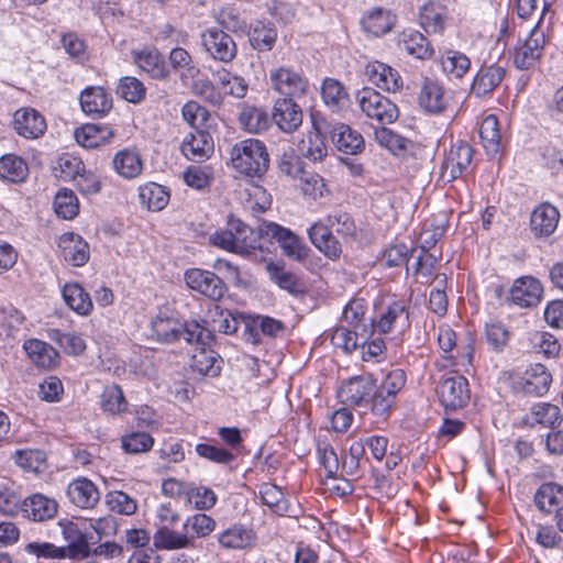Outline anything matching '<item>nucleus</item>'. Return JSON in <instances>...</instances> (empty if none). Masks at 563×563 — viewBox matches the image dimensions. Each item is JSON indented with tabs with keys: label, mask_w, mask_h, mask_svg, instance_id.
I'll use <instances>...</instances> for the list:
<instances>
[{
	"label": "nucleus",
	"mask_w": 563,
	"mask_h": 563,
	"mask_svg": "<svg viewBox=\"0 0 563 563\" xmlns=\"http://www.w3.org/2000/svg\"><path fill=\"white\" fill-rule=\"evenodd\" d=\"M152 331L157 340L166 343L183 339L189 344L210 345L213 340L212 332L195 320L183 323L177 319L157 316L152 321Z\"/></svg>",
	"instance_id": "nucleus-1"
},
{
	"label": "nucleus",
	"mask_w": 563,
	"mask_h": 563,
	"mask_svg": "<svg viewBox=\"0 0 563 563\" xmlns=\"http://www.w3.org/2000/svg\"><path fill=\"white\" fill-rule=\"evenodd\" d=\"M232 167L241 175L261 177L269 166V156L265 144L256 139L235 143L230 151Z\"/></svg>",
	"instance_id": "nucleus-2"
},
{
	"label": "nucleus",
	"mask_w": 563,
	"mask_h": 563,
	"mask_svg": "<svg viewBox=\"0 0 563 563\" xmlns=\"http://www.w3.org/2000/svg\"><path fill=\"white\" fill-rule=\"evenodd\" d=\"M361 111L380 125L390 124L398 119L397 106L376 90L365 88L356 96Z\"/></svg>",
	"instance_id": "nucleus-3"
},
{
	"label": "nucleus",
	"mask_w": 563,
	"mask_h": 563,
	"mask_svg": "<svg viewBox=\"0 0 563 563\" xmlns=\"http://www.w3.org/2000/svg\"><path fill=\"white\" fill-rule=\"evenodd\" d=\"M186 285L200 295L213 300H221L228 291L225 283L213 272L190 268L185 272Z\"/></svg>",
	"instance_id": "nucleus-4"
},
{
	"label": "nucleus",
	"mask_w": 563,
	"mask_h": 563,
	"mask_svg": "<svg viewBox=\"0 0 563 563\" xmlns=\"http://www.w3.org/2000/svg\"><path fill=\"white\" fill-rule=\"evenodd\" d=\"M260 231L262 234L276 240L287 257L298 262L307 258L309 247L289 229L275 222H264Z\"/></svg>",
	"instance_id": "nucleus-5"
},
{
	"label": "nucleus",
	"mask_w": 563,
	"mask_h": 563,
	"mask_svg": "<svg viewBox=\"0 0 563 563\" xmlns=\"http://www.w3.org/2000/svg\"><path fill=\"white\" fill-rule=\"evenodd\" d=\"M201 44L211 58L221 63L232 62L238 53L232 36L217 26L201 33Z\"/></svg>",
	"instance_id": "nucleus-6"
},
{
	"label": "nucleus",
	"mask_w": 563,
	"mask_h": 563,
	"mask_svg": "<svg viewBox=\"0 0 563 563\" xmlns=\"http://www.w3.org/2000/svg\"><path fill=\"white\" fill-rule=\"evenodd\" d=\"M438 394L445 410L461 409L470 400L468 382L461 375L446 377L440 383Z\"/></svg>",
	"instance_id": "nucleus-7"
},
{
	"label": "nucleus",
	"mask_w": 563,
	"mask_h": 563,
	"mask_svg": "<svg viewBox=\"0 0 563 563\" xmlns=\"http://www.w3.org/2000/svg\"><path fill=\"white\" fill-rule=\"evenodd\" d=\"M273 89L278 92L280 98H300L308 89V81L301 74L287 68L279 67L269 74Z\"/></svg>",
	"instance_id": "nucleus-8"
},
{
	"label": "nucleus",
	"mask_w": 563,
	"mask_h": 563,
	"mask_svg": "<svg viewBox=\"0 0 563 563\" xmlns=\"http://www.w3.org/2000/svg\"><path fill=\"white\" fill-rule=\"evenodd\" d=\"M545 44L544 33L536 25L529 33V36L514 51V65L518 69H529L534 67L542 56Z\"/></svg>",
	"instance_id": "nucleus-9"
},
{
	"label": "nucleus",
	"mask_w": 563,
	"mask_h": 563,
	"mask_svg": "<svg viewBox=\"0 0 563 563\" xmlns=\"http://www.w3.org/2000/svg\"><path fill=\"white\" fill-rule=\"evenodd\" d=\"M473 148L464 142L453 144L442 164L441 178L451 183L471 165Z\"/></svg>",
	"instance_id": "nucleus-10"
},
{
	"label": "nucleus",
	"mask_w": 563,
	"mask_h": 563,
	"mask_svg": "<svg viewBox=\"0 0 563 563\" xmlns=\"http://www.w3.org/2000/svg\"><path fill=\"white\" fill-rule=\"evenodd\" d=\"M302 109L292 98H278L273 107L272 120L285 133H292L302 123Z\"/></svg>",
	"instance_id": "nucleus-11"
},
{
	"label": "nucleus",
	"mask_w": 563,
	"mask_h": 563,
	"mask_svg": "<svg viewBox=\"0 0 563 563\" xmlns=\"http://www.w3.org/2000/svg\"><path fill=\"white\" fill-rule=\"evenodd\" d=\"M543 287L537 278L523 276L515 280L508 299L521 308H531L541 301Z\"/></svg>",
	"instance_id": "nucleus-12"
},
{
	"label": "nucleus",
	"mask_w": 563,
	"mask_h": 563,
	"mask_svg": "<svg viewBox=\"0 0 563 563\" xmlns=\"http://www.w3.org/2000/svg\"><path fill=\"white\" fill-rule=\"evenodd\" d=\"M57 510V501L40 493L29 496L21 504L23 517L35 522L53 519Z\"/></svg>",
	"instance_id": "nucleus-13"
},
{
	"label": "nucleus",
	"mask_w": 563,
	"mask_h": 563,
	"mask_svg": "<svg viewBox=\"0 0 563 563\" xmlns=\"http://www.w3.org/2000/svg\"><path fill=\"white\" fill-rule=\"evenodd\" d=\"M82 111L93 118H102L112 109V97L102 87H87L80 93Z\"/></svg>",
	"instance_id": "nucleus-14"
},
{
	"label": "nucleus",
	"mask_w": 563,
	"mask_h": 563,
	"mask_svg": "<svg viewBox=\"0 0 563 563\" xmlns=\"http://www.w3.org/2000/svg\"><path fill=\"white\" fill-rule=\"evenodd\" d=\"M180 148L188 159L200 163L213 152V141L207 131L196 129L184 139Z\"/></svg>",
	"instance_id": "nucleus-15"
},
{
	"label": "nucleus",
	"mask_w": 563,
	"mask_h": 563,
	"mask_svg": "<svg viewBox=\"0 0 563 563\" xmlns=\"http://www.w3.org/2000/svg\"><path fill=\"white\" fill-rule=\"evenodd\" d=\"M13 124L16 133L25 139H37L47 129L44 117L32 108L19 109L14 113Z\"/></svg>",
	"instance_id": "nucleus-16"
},
{
	"label": "nucleus",
	"mask_w": 563,
	"mask_h": 563,
	"mask_svg": "<svg viewBox=\"0 0 563 563\" xmlns=\"http://www.w3.org/2000/svg\"><path fill=\"white\" fill-rule=\"evenodd\" d=\"M132 54L136 66L151 78L156 80H166L169 77L170 70L157 49L143 48L134 51Z\"/></svg>",
	"instance_id": "nucleus-17"
},
{
	"label": "nucleus",
	"mask_w": 563,
	"mask_h": 563,
	"mask_svg": "<svg viewBox=\"0 0 563 563\" xmlns=\"http://www.w3.org/2000/svg\"><path fill=\"white\" fill-rule=\"evenodd\" d=\"M506 70L504 67L493 64L482 66L476 73L471 92L477 98L490 95L504 80Z\"/></svg>",
	"instance_id": "nucleus-18"
},
{
	"label": "nucleus",
	"mask_w": 563,
	"mask_h": 563,
	"mask_svg": "<svg viewBox=\"0 0 563 563\" xmlns=\"http://www.w3.org/2000/svg\"><path fill=\"white\" fill-rule=\"evenodd\" d=\"M58 247L63 258L75 267L84 266L89 260L88 243L73 232L59 238Z\"/></svg>",
	"instance_id": "nucleus-19"
},
{
	"label": "nucleus",
	"mask_w": 563,
	"mask_h": 563,
	"mask_svg": "<svg viewBox=\"0 0 563 563\" xmlns=\"http://www.w3.org/2000/svg\"><path fill=\"white\" fill-rule=\"evenodd\" d=\"M67 497L75 506L90 509L99 501L100 493L90 479L78 477L68 484Z\"/></svg>",
	"instance_id": "nucleus-20"
},
{
	"label": "nucleus",
	"mask_w": 563,
	"mask_h": 563,
	"mask_svg": "<svg viewBox=\"0 0 563 563\" xmlns=\"http://www.w3.org/2000/svg\"><path fill=\"white\" fill-rule=\"evenodd\" d=\"M396 16L383 7H375L365 11L360 19L361 29L374 36H380L391 31Z\"/></svg>",
	"instance_id": "nucleus-21"
},
{
	"label": "nucleus",
	"mask_w": 563,
	"mask_h": 563,
	"mask_svg": "<svg viewBox=\"0 0 563 563\" xmlns=\"http://www.w3.org/2000/svg\"><path fill=\"white\" fill-rule=\"evenodd\" d=\"M418 101L424 111L433 114L443 112L448 106V98L442 85L429 78L423 80Z\"/></svg>",
	"instance_id": "nucleus-22"
},
{
	"label": "nucleus",
	"mask_w": 563,
	"mask_h": 563,
	"mask_svg": "<svg viewBox=\"0 0 563 563\" xmlns=\"http://www.w3.org/2000/svg\"><path fill=\"white\" fill-rule=\"evenodd\" d=\"M448 8L438 0H430L419 9L420 25L427 33L439 34L445 27Z\"/></svg>",
	"instance_id": "nucleus-23"
},
{
	"label": "nucleus",
	"mask_w": 563,
	"mask_h": 563,
	"mask_svg": "<svg viewBox=\"0 0 563 563\" xmlns=\"http://www.w3.org/2000/svg\"><path fill=\"white\" fill-rule=\"evenodd\" d=\"M409 302L410 299H397L391 301L386 311L375 322L380 333H389L397 323L401 327H409Z\"/></svg>",
	"instance_id": "nucleus-24"
},
{
	"label": "nucleus",
	"mask_w": 563,
	"mask_h": 563,
	"mask_svg": "<svg viewBox=\"0 0 563 563\" xmlns=\"http://www.w3.org/2000/svg\"><path fill=\"white\" fill-rule=\"evenodd\" d=\"M559 219V210L551 203L544 202L531 213V230L539 236H549L555 231Z\"/></svg>",
	"instance_id": "nucleus-25"
},
{
	"label": "nucleus",
	"mask_w": 563,
	"mask_h": 563,
	"mask_svg": "<svg viewBox=\"0 0 563 563\" xmlns=\"http://www.w3.org/2000/svg\"><path fill=\"white\" fill-rule=\"evenodd\" d=\"M113 135L109 126L93 123L84 124L74 132L76 142L85 148H96L109 143Z\"/></svg>",
	"instance_id": "nucleus-26"
},
{
	"label": "nucleus",
	"mask_w": 563,
	"mask_h": 563,
	"mask_svg": "<svg viewBox=\"0 0 563 563\" xmlns=\"http://www.w3.org/2000/svg\"><path fill=\"white\" fill-rule=\"evenodd\" d=\"M269 279L279 288L294 296L305 294L306 287L302 280L292 272L287 271L284 265L271 262L266 265Z\"/></svg>",
	"instance_id": "nucleus-27"
},
{
	"label": "nucleus",
	"mask_w": 563,
	"mask_h": 563,
	"mask_svg": "<svg viewBox=\"0 0 563 563\" xmlns=\"http://www.w3.org/2000/svg\"><path fill=\"white\" fill-rule=\"evenodd\" d=\"M311 243L329 258H336L342 252L340 242L332 235L329 228L322 223H314L308 230Z\"/></svg>",
	"instance_id": "nucleus-28"
},
{
	"label": "nucleus",
	"mask_w": 563,
	"mask_h": 563,
	"mask_svg": "<svg viewBox=\"0 0 563 563\" xmlns=\"http://www.w3.org/2000/svg\"><path fill=\"white\" fill-rule=\"evenodd\" d=\"M523 380L522 389L526 394L542 396L549 390L552 376L544 365L537 363L526 369Z\"/></svg>",
	"instance_id": "nucleus-29"
},
{
	"label": "nucleus",
	"mask_w": 563,
	"mask_h": 563,
	"mask_svg": "<svg viewBox=\"0 0 563 563\" xmlns=\"http://www.w3.org/2000/svg\"><path fill=\"white\" fill-rule=\"evenodd\" d=\"M153 542L156 549L166 551H176L181 549H191L195 547V538L185 533H179L168 527L159 528L153 536Z\"/></svg>",
	"instance_id": "nucleus-30"
},
{
	"label": "nucleus",
	"mask_w": 563,
	"mask_h": 563,
	"mask_svg": "<svg viewBox=\"0 0 563 563\" xmlns=\"http://www.w3.org/2000/svg\"><path fill=\"white\" fill-rule=\"evenodd\" d=\"M23 347L30 360L38 367L51 368L57 363L58 352L44 341L30 339L24 342Z\"/></svg>",
	"instance_id": "nucleus-31"
},
{
	"label": "nucleus",
	"mask_w": 563,
	"mask_h": 563,
	"mask_svg": "<svg viewBox=\"0 0 563 563\" xmlns=\"http://www.w3.org/2000/svg\"><path fill=\"white\" fill-rule=\"evenodd\" d=\"M362 294L363 291L360 290L354 296V349L358 345V336H367V333L373 334L375 329V318L365 317L369 308V301Z\"/></svg>",
	"instance_id": "nucleus-32"
},
{
	"label": "nucleus",
	"mask_w": 563,
	"mask_h": 563,
	"mask_svg": "<svg viewBox=\"0 0 563 563\" xmlns=\"http://www.w3.org/2000/svg\"><path fill=\"white\" fill-rule=\"evenodd\" d=\"M114 170L122 177L136 178L143 169V162L140 153L133 148L119 151L112 161Z\"/></svg>",
	"instance_id": "nucleus-33"
},
{
	"label": "nucleus",
	"mask_w": 563,
	"mask_h": 563,
	"mask_svg": "<svg viewBox=\"0 0 563 563\" xmlns=\"http://www.w3.org/2000/svg\"><path fill=\"white\" fill-rule=\"evenodd\" d=\"M251 46L258 52L271 51L277 40V30L272 22L256 21L249 32Z\"/></svg>",
	"instance_id": "nucleus-34"
},
{
	"label": "nucleus",
	"mask_w": 563,
	"mask_h": 563,
	"mask_svg": "<svg viewBox=\"0 0 563 563\" xmlns=\"http://www.w3.org/2000/svg\"><path fill=\"white\" fill-rule=\"evenodd\" d=\"M63 299L65 303L80 316H88L92 310L90 295L78 284L69 283L63 287Z\"/></svg>",
	"instance_id": "nucleus-35"
},
{
	"label": "nucleus",
	"mask_w": 563,
	"mask_h": 563,
	"mask_svg": "<svg viewBox=\"0 0 563 563\" xmlns=\"http://www.w3.org/2000/svg\"><path fill=\"white\" fill-rule=\"evenodd\" d=\"M323 102L332 110L340 111L349 106L346 88L334 78H325L321 86Z\"/></svg>",
	"instance_id": "nucleus-36"
},
{
	"label": "nucleus",
	"mask_w": 563,
	"mask_h": 563,
	"mask_svg": "<svg viewBox=\"0 0 563 563\" xmlns=\"http://www.w3.org/2000/svg\"><path fill=\"white\" fill-rule=\"evenodd\" d=\"M399 44L404 51L418 59H428L433 54V48L428 38L415 30L404 32Z\"/></svg>",
	"instance_id": "nucleus-37"
},
{
	"label": "nucleus",
	"mask_w": 563,
	"mask_h": 563,
	"mask_svg": "<svg viewBox=\"0 0 563 563\" xmlns=\"http://www.w3.org/2000/svg\"><path fill=\"white\" fill-rule=\"evenodd\" d=\"M63 536L67 541L66 552L68 551V555L70 558L82 556L86 558L89 555V543L87 536L79 529L78 525L68 521L63 525Z\"/></svg>",
	"instance_id": "nucleus-38"
},
{
	"label": "nucleus",
	"mask_w": 563,
	"mask_h": 563,
	"mask_svg": "<svg viewBox=\"0 0 563 563\" xmlns=\"http://www.w3.org/2000/svg\"><path fill=\"white\" fill-rule=\"evenodd\" d=\"M374 137L382 147L395 156H404L411 145L410 140L385 126L375 129Z\"/></svg>",
	"instance_id": "nucleus-39"
},
{
	"label": "nucleus",
	"mask_w": 563,
	"mask_h": 563,
	"mask_svg": "<svg viewBox=\"0 0 563 563\" xmlns=\"http://www.w3.org/2000/svg\"><path fill=\"white\" fill-rule=\"evenodd\" d=\"M231 228L235 238L238 254H250L252 250L262 247L257 233L241 220L231 219Z\"/></svg>",
	"instance_id": "nucleus-40"
},
{
	"label": "nucleus",
	"mask_w": 563,
	"mask_h": 563,
	"mask_svg": "<svg viewBox=\"0 0 563 563\" xmlns=\"http://www.w3.org/2000/svg\"><path fill=\"white\" fill-rule=\"evenodd\" d=\"M29 175L26 163L14 154H7L0 158V178L11 183H21Z\"/></svg>",
	"instance_id": "nucleus-41"
},
{
	"label": "nucleus",
	"mask_w": 563,
	"mask_h": 563,
	"mask_svg": "<svg viewBox=\"0 0 563 563\" xmlns=\"http://www.w3.org/2000/svg\"><path fill=\"white\" fill-rule=\"evenodd\" d=\"M254 539L253 531L242 526H233L221 532L218 537L221 547L234 550L252 545Z\"/></svg>",
	"instance_id": "nucleus-42"
},
{
	"label": "nucleus",
	"mask_w": 563,
	"mask_h": 563,
	"mask_svg": "<svg viewBox=\"0 0 563 563\" xmlns=\"http://www.w3.org/2000/svg\"><path fill=\"white\" fill-rule=\"evenodd\" d=\"M331 140L338 152L342 153L339 159L349 168H352V129L347 124L336 123L331 130Z\"/></svg>",
	"instance_id": "nucleus-43"
},
{
	"label": "nucleus",
	"mask_w": 563,
	"mask_h": 563,
	"mask_svg": "<svg viewBox=\"0 0 563 563\" xmlns=\"http://www.w3.org/2000/svg\"><path fill=\"white\" fill-rule=\"evenodd\" d=\"M168 59L172 68L179 71L184 82L196 78L199 74V68L194 64L191 55L183 47L173 48Z\"/></svg>",
	"instance_id": "nucleus-44"
},
{
	"label": "nucleus",
	"mask_w": 563,
	"mask_h": 563,
	"mask_svg": "<svg viewBox=\"0 0 563 563\" xmlns=\"http://www.w3.org/2000/svg\"><path fill=\"white\" fill-rule=\"evenodd\" d=\"M140 199L148 210L161 211L167 206L169 194L164 186L150 183L140 188Z\"/></svg>",
	"instance_id": "nucleus-45"
},
{
	"label": "nucleus",
	"mask_w": 563,
	"mask_h": 563,
	"mask_svg": "<svg viewBox=\"0 0 563 563\" xmlns=\"http://www.w3.org/2000/svg\"><path fill=\"white\" fill-rule=\"evenodd\" d=\"M531 423H539L547 428H555L562 422L561 410L549 402H540L531 408L529 418Z\"/></svg>",
	"instance_id": "nucleus-46"
},
{
	"label": "nucleus",
	"mask_w": 563,
	"mask_h": 563,
	"mask_svg": "<svg viewBox=\"0 0 563 563\" xmlns=\"http://www.w3.org/2000/svg\"><path fill=\"white\" fill-rule=\"evenodd\" d=\"M300 153L312 162H320L327 155V146L323 135L313 122V131H310L301 141Z\"/></svg>",
	"instance_id": "nucleus-47"
},
{
	"label": "nucleus",
	"mask_w": 563,
	"mask_h": 563,
	"mask_svg": "<svg viewBox=\"0 0 563 563\" xmlns=\"http://www.w3.org/2000/svg\"><path fill=\"white\" fill-rule=\"evenodd\" d=\"M200 350L192 355L190 367L201 376L216 377L220 374L221 367L213 351H207L206 345L198 344Z\"/></svg>",
	"instance_id": "nucleus-48"
},
{
	"label": "nucleus",
	"mask_w": 563,
	"mask_h": 563,
	"mask_svg": "<svg viewBox=\"0 0 563 563\" xmlns=\"http://www.w3.org/2000/svg\"><path fill=\"white\" fill-rule=\"evenodd\" d=\"M48 339L68 355H79L86 350L85 340L75 332H62L58 329L48 330Z\"/></svg>",
	"instance_id": "nucleus-49"
},
{
	"label": "nucleus",
	"mask_w": 563,
	"mask_h": 563,
	"mask_svg": "<svg viewBox=\"0 0 563 563\" xmlns=\"http://www.w3.org/2000/svg\"><path fill=\"white\" fill-rule=\"evenodd\" d=\"M239 121L241 126L250 133H260L269 125L268 114L256 107L244 108L239 115Z\"/></svg>",
	"instance_id": "nucleus-50"
},
{
	"label": "nucleus",
	"mask_w": 563,
	"mask_h": 563,
	"mask_svg": "<svg viewBox=\"0 0 563 563\" xmlns=\"http://www.w3.org/2000/svg\"><path fill=\"white\" fill-rule=\"evenodd\" d=\"M534 503L541 511L551 512V507L563 503V487L555 483H545L537 490Z\"/></svg>",
	"instance_id": "nucleus-51"
},
{
	"label": "nucleus",
	"mask_w": 563,
	"mask_h": 563,
	"mask_svg": "<svg viewBox=\"0 0 563 563\" xmlns=\"http://www.w3.org/2000/svg\"><path fill=\"white\" fill-rule=\"evenodd\" d=\"M85 164L82 161L70 154L60 155L54 166V174L62 180L74 181L78 178L80 172H84Z\"/></svg>",
	"instance_id": "nucleus-52"
},
{
	"label": "nucleus",
	"mask_w": 563,
	"mask_h": 563,
	"mask_svg": "<svg viewBox=\"0 0 563 563\" xmlns=\"http://www.w3.org/2000/svg\"><path fill=\"white\" fill-rule=\"evenodd\" d=\"M54 209L58 217L71 220L78 214L79 203L73 190L64 188L57 191L54 199Z\"/></svg>",
	"instance_id": "nucleus-53"
},
{
	"label": "nucleus",
	"mask_w": 563,
	"mask_h": 563,
	"mask_svg": "<svg viewBox=\"0 0 563 563\" xmlns=\"http://www.w3.org/2000/svg\"><path fill=\"white\" fill-rule=\"evenodd\" d=\"M217 78L225 93L239 99L246 96L249 84L243 77L222 69L217 73Z\"/></svg>",
	"instance_id": "nucleus-54"
},
{
	"label": "nucleus",
	"mask_w": 563,
	"mask_h": 563,
	"mask_svg": "<svg viewBox=\"0 0 563 563\" xmlns=\"http://www.w3.org/2000/svg\"><path fill=\"white\" fill-rule=\"evenodd\" d=\"M479 137L484 147L492 153L499 148L500 131L498 120L494 114L487 115L481 123Z\"/></svg>",
	"instance_id": "nucleus-55"
},
{
	"label": "nucleus",
	"mask_w": 563,
	"mask_h": 563,
	"mask_svg": "<svg viewBox=\"0 0 563 563\" xmlns=\"http://www.w3.org/2000/svg\"><path fill=\"white\" fill-rule=\"evenodd\" d=\"M117 92L131 103H140L145 99L146 88L137 78L125 76L120 79Z\"/></svg>",
	"instance_id": "nucleus-56"
},
{
	"label": "nucleus",
	"mask_w": 563,
	"mask_h": 563,
	"mask_svg": "<svg viewBox=\"0 0 563 563\" xmlns=\"http://www.w3.org/2000/svg\"><path fill=\"white\" fill-rule=\"evenodd\" d=\"M262 501L275 514L284 515L288 511V501L283 490L274 484H263L260 489Z\"/></svg>",
	"instance_id": "nucleus-57"
},
{
	"label": "nucleus",
	"mask_w": 563,
	"mask_h": 563,
	"mask_svg": "<svg viewBox=\"0 0 563 563\" xmlns=\"http://www.w3.org/2000/svg\"><path fill=\"white\" fill-rule=\"evenodd\" d=\"M106 504L111 511L124 516H131L137 509L136 500L122 490L109 492L106 495Z\"/></svg>",
	"instance_id": "nucleus-58"
},
{
	"label": "nucleus",
	"mask_w": 563,
	"mask_h": 563,
	"mask_svg": "<svg viewBox=\"0 0 563 563\" xmlns=\"http://www.w3.org/2000/svg\"><path fill=\"white\" fill-rule=\"evenodd\" d=\"M101 405L104 411L120 415L126 411L128 402L120 386L111 385L104 388L101 395Z\"/></svg>",
	"instance_id": "nucleus-59"
},
{
	"label": "nucleus",
	"mask_w": 563,
	"mask_h": 563,
	"mask_svg": "<svg viewBox=\"0 0 563 563\" xmlns=\"http://www.w3.org/2000/svg\"><path fill=\"white\" fill-rule=\"evenodd\" d=\"M442 68L456 78L463 77L470 69V58L457 51H449L442 57Z\"/></svg>",
	"instance_id": "nucleus-60"
},
{
	"label": "nucleus",
	"mask_w": 563,
	"mask_h": 563,
	"mask_svg": "<svg viewBox=\"0 0 563 563\" xmlns=\"http://www.w3.org/2000/svg\"><path fill=\"white\" fill-rule=\"evenodd\" d=\"M376 389V380L372 375H354V406H367L368 398Z\"/></svg>",
	"instance_id": "nucleus-61"
},
{
	"label": "nucleus",
	"mask_w": 563,
	"mask_h": 563,
	"mask_svg": "<svg viewBox=\"0 0 563 563\" xmlns=\"http://www.w3.org/2000/svg\"><path fill=\"white\" fill-rule=\"evenodd\" d=\"M121 443L126 453L139 454L150 451L154 439L146 432H132L124 435Z\"/></svg>",
	"instance_id": "nucleus-62"
},
{
	"label": "nucleus",
	"mask_w": 563,
	"mask_h": 563,
	"mask_svg": "<svg viewBox=\"0 0 563 563\" xmlns=\"http://www.w3.org/2000/svg\"><path fill=\"white\" fill-rule=\"evenodd\" d=\"M300 186L305 196L313 200L323 197L327 191L323 178L317 173L305 172L300 175Z\"/></svg>",
	"instance_id": "nucleus-63"
},
{
	"label": "nucleus",
	"mask_w": 563,
	"mask_h": 563,
	"mask_svg": "<svg viewBox=\"0 0 563 563\" xmlns=\"http://www.w3.org/2000/svg\"><path fill=\"white\" fill-rule=\"evenodd\" d=\"M216 21L221 26V30L238 33L246 29V23L241 19L238 11L232 8H222L216 14Z\"/></svg>",
	"instance_id": "nucleus-64"
}]
</instances>
